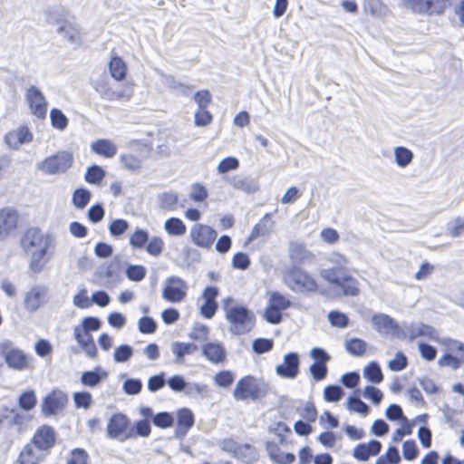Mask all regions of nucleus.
<instances>
[{"label":"nucleus","instance_id":"ea45409f","mask_svg":"<svg viewBox=\"0 0 464 464\" xmlns=\"http://www.w3.org/2000/svg\"><path fill=\"white\" fill-rule=\"evenodd\" d=\"M367 343L359 338H352L345 342L347 352L354 356H362L365 353Z\"/></svg>","mask_w":464,"mask_h":464},{"label":"nucleus","instance_id":"9d476101","mask_svg":"<svg viewBox=\"0 0 464 464\" xmlns=\"http://www.w3.org/2000/svg\"><path fill=\"white\" fill-rule=\"evenodd\" d=\"M32 408H2V421L9 426H15L17 430L21 431L27 428L32 420L33 415L30 413Z\"/></svg>","mask_w":464,"mask_h":464},{"label":"nucleus","instance_id":"8fccbe9b","mask_svg":"<svg viewBox=\"0 0 464 464\" xmlns=\"http://www.w3.org/2000/svg\"><path fill=\"white\" fill-rule=\"evenodd\" d=\"M362 395L365 400L370 401L373 404H380L382 398L383 393L382 392L372 385H368L364 388V390L362 392Z\"/></svg>","mask_w":464,"mask_h":464},{"label":"nucleus","instance_id":"4d7b16f0","mask_svg":"<svg viewBox=\"0 0 464 464\" xmlns=\"http://www.w3.org/2000/svg\"><path fill=\"white\" fill-rule=\"evenodd\" d=\"M93 88L102 99L113 101L114 90H112L106 82L96 81L93 82Z\"/></svg>","mask_w":464,"mask_h":464},{"label":"nucleus","instance_id":"393cba45","mask_svg":"<svg viewBox=\"0 0 464 464\" xmlns=\"http://www.w3.org/2000/svg\"><path fill=\"white\" fill-rule=\"evenodd\" d=\"M234 188L250 194L258 190L259 184L256 179L243 175H235L227 179Z\"/></svg>","mask_w":464,"mask_h":464},{"label":"nucleus","instance_id":"774afa93","mask_svg":"<svg viewBox=\"0 0 464 464\" xmlns=\"http://www.w3.org/2000/svg\"><path fill=\"white\" fill-rule=\"evenodd\" d=\"M88 454L82 449H75L72 451L67 464H87Z\"/></svg>","mask_w":464,"mask_h":464},{"label":"nucleus","instance_id":"338daca9","mask_svg":"<svg viewBox=\"0 0 464 464\" xmlns=\"http://www.w3.org/2000/svg\"><path fill=\"white\" fill-rule=\"evenodd\" d=\"M189 337L198 342H204L208 338V327L205 324H195Z\"/></svg>","mask_w":464,"mask_h":464},{"label":"nucleus","instance_id":"473e14b6","mask_svg":"<svg viewBox=\"0 0 464 464\" xmlns=\"http://www.w3.org/2000/svg\"><path fill=\"white\" fill-rule=\"evenodd\" d=\"M109 71L112 78L121 81L126 76L127 66L121 57L113 56L109 63Z\"/></svg>","mask_w":464,"mask_h":464},{"label":"nucleus","instance_id":"a18cd8bd","mask_svg":"<svg viewBox=\"0 0 464 464\" xmlns=\"http://www.w3.org/2000/svg\"><path fill=\"white\" fill-rule=\"evenodd\" d=\"M160 207L166 210H174L178 204V195L174 192H166L159 196Z\"/></svg>","mask_w":464,"mask_h":464},{"label":"nucleus","instance_id":"864d4df0","mask_svg":"<svg viewBox=\"0 0 464 464\" xmlns=\"http://www.w3.org/2000/svg\"><path fill=\"white\" fill-rule=\"evenodd\" d=\"M234 456L244 462H249L256 458V450L249 444L239 445Z\"/></svg>","mask_w":464,"mask_h":464},{"label":"nucleus","instance_id":"5fc2aeb1","mask_svg":"<svg viewBox=\"0 0 464 464\" xmlns=\"http://www.w3.org/2000/svg\"><path fill=\"white\" fill-rule=\"evenodd\" d=\"M102 376L106 377L107 373L102 372V375L97 370L88 371L82 373L81 380L84 385L93 387L102 381Z\"/></svg>","mask_w":464,"mask_h":464},{"label":"nucleus","instance_id":"a19ab883","mask_svg":"<svg viewBox=\"0 0 464 464\" xmlns=\"http://www.w3.org/2000/svg\"><path fill=\"white\" fill-rule=\"evenodd\" d=\"M343 395V390L339 385H328L324 390V399L326 402L336 403Z\"/></svg>","mask_w":464,"mask_h":464},{"label":"nucleus","instance_id":"052dcab7","mask_svg":"<svg viewBox=\"0 0 464 464\" xmlns=\"http://www.w3.org/2000/svg\"><path fill=\"white\" fill-rule=\"evenodd\" d=\"M309 372L312 374L313 379L319 382L325 378L328 369L326 364L314 362L310 365Z\"/></svg>","mask_w":464,"mask_h":464},{"label":"nucleus","instance_id":"f257e3e1","mask_svg":"<svg viewBox=\"0 0 464 464\" xmlns=\"http://www.w3.org/2000/svg\"><path fill=\"white\" fill-rule=\"evenodd\" d=\"M325 259L332 266L322 268L320 276L333 285L338 295L357 296L360 293L359 282L350 273V259L339 252H331Z\"/></svg>","mask_w":464,"mask_h":464},{"label":"nucleus","instance_id":"7c9ffc66","mask_svg":"<svg viewBox=\"0 0 464 464\" xmlns=\"http://www.w3.org/2000/svg\"><path fill=\"white\" fill-rule=\"evenodd\" d=\"M91 149L93 152L105 158H113L117 154V146L110 140L99 139L92 142Z\"/></svg>","mask_w":464,"mask_h":464},{"label":"nucleus","instance_id":"a211bd4d","mask_svg":"<svg viewBox=\"0 0 464 464\" xmlns=\"http://www.w3.org/2000/svg\"><path fill=\"white\" fill-rule=\"evenodd\" d=\"M299 355L296 353H286L283 362L276 367V372L281 377L294 379L299 372Z\"/></svg>","mask_w":464,"mask_h":464},{"label":"nucleus","instance_id":"f8f14e48","mask_svg":"<svg viewBox=\"0 0 464 464\" xmlns=\"http://www.w3.org/2000/svg\"><path fill=\"white\" fill-rule=\"evenodd\" d=\"M187 283L183 279L178 276H169L165 282L162 297L170 303L181 302L187 295Z\"/></svg>","mask_w":464,"mask_h":464},{"label":"nucleus","instance_id":"423d86ee","mask_svg":"<svg viewBox=\"0 0 464 464\" xmlns=\"http://www.w3.org/2000/svg\"><path fill=\"white\" fill-rule=\"evenodd\" d=\"M96 283L108 289L118 286L122 281L120 257L115 256L109 264L100 266L94 273Z\"/></svg>","mask_w":464,"mask_h":464},{"label":"nucleus","instance_id":"79ce46f5","mask_svg":"<svg viewBox=\"0 0 464 464\" xmlns=\"http://www.w3.org/2000/svg\"><path fill=\"white\" fill-rule=\"evenodd\" d=\"M105 177V171L98 165H92L87 169L85 180L93 185H99Z\"/></svg>","mask_w":464,"mask_h":464},{"label":"nucleus","instance_id":"cd10ccee","mask_svg":"<svg viewBox=\"0 0 464 464\" xmlns=\"http://www.w3.org/2000/svg\"><path fill=\"white\" fill-rule=\"evenodd\" d=\"M407 335L409 334L410 339H414L418 336L428 337L430 340L437 341L439 339V334L437 330L422 323L412 324L407 328Z\"/></svg>","mask_w":464,"mask_h":464},{"label":"nucleus","instance_id":"6e6d98bb","mask_svg":"<svg viewBox=\"0 0 464 464\" xmlns=\"http://www.w3.org/2000/svg\"><path fill=\"white\" fill-rule=\"evenodd\" d=\"M274 342L271 339L256 338L252 343V349L257 354H262L272 350Z\"/></svg>","mask_w":464,"mask_h":464},{"label":"nucleus","instance_id":"13d9d810","mask_svg":"<svg viewBox=\"0 0 464 464\" xmlns=\"http://www.w3.org/2000/svg\"><path fill=\"white\" fill-rule=\"evenodd\" d=\"M138 327L140 333L150 334L156 332L157 323L152 317L143 316L139 320Z\"/></svg>","mask_w":464,"mask_h":464},{"label":"nucleus","instance_id":"1a4fd4ad","mask_svg":"<svg viewBox=\"0 0 464 464\" xmlns=\"http://www.w3.org/2000/svg\"><path fill=\"white\" fill-rule=\"evenodd\" d=\"M73 157L70 152L60 151L37 163V169L48 175L64 173L71 166Z\"/></svg>","mask_w":464,"mask_h":464},{"label":"nucleus","instance_id":"72a5a7b5","mask_svg":"<svg viewBox=\"0 0 464 464\" xmlns=\"http://www.w3.org/2000/svg\"><path fill=\"white\" fill-rule=\"evenodd\" d=\"M68 400V396L63 391L54 389L45 396L42 406H65Z\"/></svg>","mask_w":464,"mask_h":464},{"label":"nucleus","instance_id":"49530a36","mask_svg":"<svg viewBox=\"0 0 464 464\" xmlns=\"http://www.w3.org/2000/svg\"><path fill=\"white\" fill-rule=\"evenodd\" d=\"M269 305L274 308L283 311L287 309L291 305L290 300L278 292H274L271 294L269 298Z\"/></svg>","mask_w":464,"mask_h":464},{"label":"nucleus","instance_id":"a878e982","mask_svg":"<svg viewBox=\"0 0 464 464\" xmlns=\"http://www.w3.org/2000/svg\"><path fill=\"white\" fill-rule=\"evenodd\" d=\"M274 228V221L271 219V214H265L262 218L256 223L248 238L247 242H252L258 237H268Z\"/></svg>","mask_w":464,"mask_h":464},{"label":"nucleus","instance_id":"b1692460","mask_svg":"<svg viewBox=\"0 0 464 464\" xmlns=\"http://www.w3.org/2000/svg\"><path fill=\"white\" fill-rule=\"evenodd\" d=\"M194 425V415L188 408H181L178 411V427L175 430V437L182 440L188 430Z\"/></svg>","mask_w":464,"mask_h":464},{"label":"nucleus","instance_id":"4be33fe9","mask_svg":"<svg viewBox=\"0 0 464 464\" xmlns=\"http://www.w3.org/2000/svg\"><path fill=\"white\" fill-rule=\"evenodd\" d=\"M288 254L290 259L297 264L311 262L314 258V255L306 248L305 245L298 241H290Z\"/></svg>","mask_w":464,"mask_h":464},{"label":"nucleus","instance_id":"39448f33","mask_svg":"<svg viewBox=\"0 0 464 464\" xmlns=\"http://www.w3.org/2000/svg\"><path fill=\"white\" fill-rule=\"evenodd\" d=\"M285 282L294 292H314L317 289L315 280L298 266L289 267L285 274Z\"/></svg>","mask_w":464,"mask_h":464},{"label":"nucleus","instance_id":"0e129e2a","mask_svg":"<svg viewBox=\"0 0 464 464\" xmlns=\"http://www.w3.org/2000/svg\"><path fill=\"white\" fill-rule=\"evenodd\" d=\"M328 319H329L330 324L333 326H337V327H342V328L346 327L349 323L348 317L344 314L340 313L338 311H331L328 314Z\"/></svg>","mask_w":464,"mask_h":464},{"label":"nucleus","instance_id":"603ef678","mask_svg":"<svg viewBox=\"0 0 464 464\" xmlns=\"http://www.w3.org/2000/svg\"><path fill=\"white\" fill-rule=\"evenodd\" d=\"M123 167L131 172H139L141 169V160L134 155L126 154L121 157Z\"/></svg>","mask_w":464,"mask_h":464},{"label":"nucleus","instance_id":"37998d69","mask_svg":"<svg viewBox=\"0 0 464 464\" xmlns=\"http://www.w3.org/2000/svg\"><path fill=\"white\" fill-rule=\"evenodd\" d=\"M125 274L129 280L140 282L145 278L147 269L141 265H130L126 268Z\"/></svg>","mask_w":464,"mask_h":464},{"label":"nucleus","instance_id":"ddd939ff","mask_svg":"<svg viewBox=\"0 0 464 464\" xmlns=\"http://www.w3.org/2000/svg\"><path fill=\"white\" fill-rule=\"evenodd\" d=\"M25 98L31 112L39 119H44L47 112V102L41 90L34 85L30 86L26 90Z\"/></svg>","mask_w":464,"mask_h":464},{"label":"nucleus","instance_id":"7ed1b4c3","mask_svg":"<svg viewBox=\"0 0 464 464\" xmlns=\"http://www.w3.org/2000/svg\"><path fill=\"white\" fill-rule=\"evenodd\" d=\"M234 302L232 297L224 300L223 308L226 318L230 324L229 330L233 334L241 335L248 333L255 324L254 314L246 306L229 304Z\"/></svg>","mask_w":464,"mask_h":464},{"label":"nucleus","instance_id":"9b49d317","mask_svg":"<svg viewBox=\"0 0 464 464\" xmlns=\"http://www.w3.org/2000/svg\"><path fill=\"white\" fill-rule=\"evenodd\" d=\"M0 352L10 368L21 371L27 367L26 355L23 351L14 347L12 342L5 340L1 343Z\"/></svg>","mask_w":464,"mask_h":464},{"label":"nucleus","instance_id":"2f4dec72","mask_svg":"<svg viewBox=\"0 0 464 464\" xmlns=\"http://www.w3.org/2000/svg\"><path fill=\"white\" fill-rule=\"evenodd\" d=\"M197 350L198 346L194 343L175 342L171 345V351L176 355L177 363H182L185 355L191 354Z\"/></svg>","mask_w":464,"mask_h":464},{"label":"nucleus","instance_id":"f3484780","mask_svg":"<svg viewBox=\"0 0 464 464\" xmlns=\"http://www.w3.org/2000/svg\"><path fill=\"white\" fill-rule=\"evenodd\" d=\"M18 223V213L10 208L0 209V240L7 238L15 230Z\"/></svg>","mask_w":464,"mask_h":464},{"label":"nucleus","instance_id":"58836bf2","mask_svg":"<svg viewBox=\"0 0 464 464\" xmlns=\"http://www.w3.org/2000/svg\"><path fill=\"white\" fill-rule=\"evenodd\" d=\"M92 194L87 188H77L72 194V204L75 208L82 209L90 202Z\"/></svg>","mask_w":464,"mask_h":464},{"label":"nucleus","instance_id":"680f3d73","mask_svg":"<svg viewBox=\"0 0 464 464\" xmlns=\"http://www.w3.org/2000/svg\"><path fill=\"white\" fill-rule=\"evenodd\" d=\"M239 166V161L237 158H234V157H227L224 160H222L218 167H217V169H218V173H227L230 170H234V169H237Z\"/></svg>","mask_w":464,"mask_h":464},{"label":"nucleus","instance_id":"20e7f679","mask_svg":"<svg viewBox=\"0 0 464 464\" xmlns=\"http://www.w3.org/2000/svg\"><path fill=\"white\" fill-rule=\"evenodd\" d=\"M268 390V384L264 379L248 375L237 382L234 396L237 400H257L265 397Z\"/></svg>","mask_w":464,"mask_h":464},{"label":"nucleus","instance_id":"69168bd1","mask_svg":"<svg viewBox=\"0 0 464 464\" xmlns=\"http://www.w3.org/2000/svg\"><path fill=\"white\" fill-rule=\"evenodd\" d=\"M129 224L125 219L118 218L113 220L109 226V230L111 236L120 237L128 229Z\"/></svg>","mask_w":464,"mask_h":464},{"label":"nucleus","instance_id":"dca6fc26","mask_svg":"<svg viewBox=\"0 0 464 464\" xmlns=\"http://www.w3.org/2000/svg\"><path fill=\"white\" fill-rule=\"evenodd\" d=\"M55 439L56 436L53 428L44 425L35 431L31 440V443L47 455L49 450L54 446Z\"/></svg>","mask_w":464,"mask_h":464},{"label":"nucleus","instance_id":"bb28decb","mask_svg":"<svg viewBox=\"0 0 464 464\" xmlns=\"http://www.w3.org/2000/svg\"><path fill=\"white\" fill-rule=\"evenodd\" d=\"M140 414L145 418L150 417L153 424L161 429L169 428L174 423L173 416L167 411L153 414L151 408H140Z\"/></svg>","mask_w":464,"mask_h":464},{"label":"nucleus","instance_id":"6e6552de","mask_svg":"<svg viewBox=\"0 0 464 464\" xmlns=\"http://www.w3.org/2000/svg\"><path fill=\"white\" fill-rule=\"evenodd\" d=\"M372 328L382 337H394L404 339L407 333L398 323L386 314L378 313L372 317Z\"/></svg>","mask_w":464,"mask_h":464},{"label":"nucleus","instance_id":"5701e85b","mask_svg":"<svg viewBox=\"0 0 464 464\" xmlns=\"http://www.w3.org/2000/svg\"><path fill=\"white\" fill-rule=\"evenodd\" d=\"M382 450V443L372 440L368 443L358 444L353 451V457L360 461H367L371 456H377Z\"/></svg>","mask_w":464,"mask_h":464},{"label":"nucleus","instance_id":"aec40b11","mask_svg":"<svg viewBox=\"0 0 464 464\" xmlns=\"http://www.w3.org/2000/svg\"><path fill=\"white\" fill-rule=\"evenodd\" d=\"M32 140L33 134L25 126L11 130L5 136V144L13 150H18L21 145L29 143Z\"/></svg>","mask_w":464,"mask_h":464},{"label":"nucleus","instance_id":"4468645a","mask_svg":"<svg viewBox=\"0 0 464 464\" xmlns=\"http://www.w3.org/2000/svg\"><path fill=\"white\" fill-rule=\"evenodd\" d=\"M217 232L211 227L196 224L194 225L189 233L191 241L198 246L202 248H209L217 237Z\"/></svg>","mask_w":464,"mask_h":464},{"label":"nucleus","instance_id":"412c9836","mask_svg":"<svg viewBox=\"0 0 464 464\" xmlns=\"http://www.w3.org/2000/svg\"><path fill=\"white\" fill-rule=\"evenodd\" d=\"M45 456L44 451L29 442L23 448L14 464H40Z\"/></svg>","mask_w":464,"mask_h":464},{"label":"nucleus","instance_id":"0eeeda50","mask_svg":"<svg viewBox=\"0 0 464 464\" xmlns=\"http://www.w3.org/2000/svg\"><path fill=\"white\" fill-rule=\"evenodd\" d=\"M46 20L50 24H59L57 33L70 43L79 44L81 42L82 34L74 19L60 18L56 13L50 12L47 14Z\"/></svg>","mask_w":464,"mask_h":464},{"label":"nucleus","instance_id":"bf43d9fd","mask_svg":"<svg viewBox=\"0 0 464 464\" xmlns=\"http://www.w3.org/2000/svg\"><path fill=\"white\" fill-rule=\"evenodd\" d=\"M402 454L407 460H413L418 457L419 450L414 440H409L403 442Z\"/></svg>","mask_w":464,"mask_h":464},{"label":"nucleus","instance_id":"de8ad7c7","mask_svg":"<svg viewBox=\"0 0 464 464\" xmlns=\"http://www.w3.org/2000/svg\"><path fill=\"white\" fill-rule=\"evenodd\" d=\"M50 119L53 128L60 130H64L68 125V119L59 109H53L50 112Z\"/></svg>","mask_w":464,"mask_h":464},{"label":"nucleus","instance_id":"e433bc0d","mask_svg":"<svg viewBox=\"0 0 464 464\" xmlns=\"http://www.w3.org/2000/svg\"><path fill=\"white\" fill-rule=\"evenodd\" d=\"M395 162L400 168H406L413 160V153L403 146L394 148Z\"/></svg>","mask_w":464,"mask_h":464},{"label":"nucleus","instance_id":"4c0bfd02","mask_svg":"<svg viewBox=\"0 0 464 464\" xmlns=\"http://www.w3.org/2000/svg\"><path fill=\"white\" fill-rule=\"evenodd\" d=\"M165 230L172 236H181L186 232V226L183 221L178 218H170L165 221Z\"/></svg>","mask_w":464,"mask_h":464},{"label":"nucleus","instance_id":"6ab92c4d","mask_svg":"<svg viewBox=\"0 0 464 464\" xmlns=\"http://www.w3.org/2000/svg\"><path fill=\"white\" fill-rule=\"evenodd\" d=\"M47 288L44 285L32 287L25 295L24 307L29 312H35L45 302Z\"/></svg>","mask_w":464,"mask_h":464},{"label":"nucleus","instance_id":"c756f323","mask_svg":"<svg viewBox=\"0 0 464 464\" xmlns=\"http://www.w3.org/2000/svg\"><path fill=\"white\" fill-rule=\"evenodd\" d=\"M202 353L213 363H220L226 358L225 348L217 343H208L202 347Z\"/></svg>","mask_w":464,"mask_h":464},{"label":"nucleus","instance_id":"c85d7f7f","mask_svg":"<svg viewBox=\"0 0 464 464\" xmlns=\"http://www.w3.org/2000/svg\"><path fill=\"white\" fill-rule=\"evenodd\" d=\"M151 432V426L148 420H139L132 424L130 423L129 430L127 431L126 439L135 440L138 437L147 438Z\"/></svg>","mask_w":464,"mask_h":464},{"label":"nucleus","instance_id":"f03ea898","mask_svg":"<svg viewBox=\"0 0 464 464\" xmlns=\"http://www.w3.org/2000/svg\"><path fill=\"white\" fill-rule=\"evenodd\" d=\"M53 238L44 234L37 227L28 228L21 239V246L25 253L31 254L30 269L34 273L41 272L53 255L49 249L53 247Z\"/></svg>","mask_w":464,"mask_h":464},{"label":"nucleus","instance_id":"f704fd0d","mask_svg":"<svg viewBox=\"0 0 464 464\" xmlns=\"http://www.w3.org/2000/svg\"><path fill=\"white\" fill-rule=\"evenodd\" d=\"M430 0H401L407 9L421 14H430Z\"/></svg>","mask_w":464,"mask_h":464},{"label":"nucleus","instance_id":"e2e57ef3","mask_svg":"<svg viewBox=\"0 0 464 464\" xmlns=\"http://www.w3.org/2000/svg\"><path fill=\"white\" fill-rule=\"evenodd\" d=\"M408 360L402 352H397L395 358L389 362V368L393 372H399L407 367Z\"/></svg>","mask_w":464,"mask_h":464},{"label":"nucleus","instance_id":"2eb2a0df","mask_svg":"<svg viewBox=\"0 0 464 464\" xmlns=\"http://www.w3.org/2000/svg\"><path fill=\"white\" fill-rule=\"evenodd\" d=\"M129 419L121 413L112 415L107 425V436L111 440H126L127 431L129 430Z\"/></svg>","mask_w":464,"mask_h":464},{"label":"nucleus","instance_id":"3c124183","mask_svg":"<svg viewBox=\"0 0 464 464\" xmlns=\"http://www.w3.org/2000/svg\"><path fill=\"white\" fill-rule=\"evenodd\" d=\"M146 251L152 256H159L161 255L165 243L161 237H153L147 242Z\"/></svg>","mask_w":464,"mask_h":464},{"label":"nucleus","instance_id":"09e8293b","mask_svg":"<svg viewBox=\"0 0 464 464\" xmlns=\"http://www.w3.org/2000/svg\"><path fill=\"white\" fill-rule=\"evenodd\" d=\"M133 354V348L128 344H121L115 348L113 360L116 362H125L129 361Z\"/></svg>","mask_w":464,"mask_h":464},{"label":"nucleus","instance_id":"c03bdc74","mask_svg":"<svg viewBox=\"0 0 464 464\" xmlns=\"http://www.w3.org/2000/svg\"><path fill=\"white\" fill-rule=\"evenodd\" d=\"M149 233L148 231L137 228L134 233L130 237V245L133 248H142L149 241Z\"/></svg>","mask_w":464,"mask_h":464},{"label":"nucleus","instance_id":"c9c22d12","mask_svg":"<svg viewBox=\"0 0 464 464\" xmlns=\"http://www.w3.org/2000/svg\"><path fill=\"white\" fill-rule=\"evenodd\" d=\"M362 375L372 383H380L383 379L382 369L376 362H372L366 365L363 369Z\"/></svg>","mask_w":464,"mask_h":464}]
</instances>
